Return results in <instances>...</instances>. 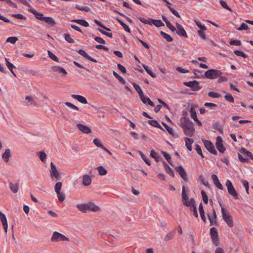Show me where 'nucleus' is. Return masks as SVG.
I'll return each mask as SVG.
<instances>
[{
  "mask_svg": "<svg viewBox=\"0 0 253 253\" xmlns=\"http://www.w3.org/2000/svg\"><path fill=\"white\" fill-rule=\"evenodd\" d=\"M162 124L165 126L166 130L168 131V132L172 136L174 135V132L172 128L169 126L166 123L162 122Z\"/></svg>",
  "mask_w": 253,
  "mask_h": 253,
  "instance_id": "obj_57",
  "label": "nucleus"
},
{
  "mask_svg": "<svg viewBox=\"0 0 253 253\" xmlns=\"http://www.w3.org/2000/svg\"><path fill=\"white\" fill-rule=\"evenodd\" d=\"M139 96L140 100L144 104H148L149 105L152 107L154 106V102L152 101L149 97L145 96L143 93L139 95Z\"/></svg>",
  "mask_w": 253,
  "mask_h": 253,
  "instance_id": "obj_14",
  "label": "nucleus"
},
{
  "mask_svg": "<svg viewBox=\"0 0 253 253\" xmlns=\"http://www.w3.org/2000/svg\"><path fill=\"white\" fill-rule=\"evenodd\" d=\"M196 25L200 29V30L206 31L207 30V27L202 24V23L199 21H195Z\"/></svg>",
  "mask_w": 253,
  "mask_h": 253,
  "instance_id": "obj_61",
  "label": "nucleus"
},
{
  "mask_svg": "<svg viewBox=\"0 0 253 253\" xmlns=\"http://www.w3.org/2000/svg\"><path fill=\"white\" fill-rule=\"evenodd\" d=\"M97 30L100 32L101 34H102L103 35H105L107 37H108L109 38H113V35H112V34L111 33H109V32H106L105 31L102 30V29L101 28H97Z\"/></svg>",
  "mask_w": 253,
  "mask_h": 253,
  "instance_id": "obj_55",
  "label": "nucleus"
},
{
  "mask_svg": "<svg viewBox=\"0 0 253 253\" xmlns=\"http://www.w3.org/2000/svg\"><path fill=\"white\" fill-rule=\"evenodd\" d=\"M43 22L47 23L51 26H54L56 24L54 19L50 17H45Z\"/></svg>",
  "mask_w": 253,
  "mask_h": 253,
  "instance_id": "obj_33",
  "label": "nucleus"
},
{
  "mask_svg": "<svg viewBox=\"0 0 253 253\" xmlns=\"http://www.w3.org/2000/svg\"><path fill=\"white\" fill-rule=\"evenodd\" d=\"M219 3L221 4V5L225 9L229 10L230 12L233 11V10L228 6L227 3L225 1H224L223 0H220L219 1Z\"/></svg>",
  "mask_w": 253,
  "mask_h": 253,
  "instance_id": "obj_49",
  "label": "nucleus"
},
{
  "mask_svg": "<svg viewBox=\"0 0 253 253\" xmlns=\"http://www.w3.org/2000/svg\"><path fill=\"white\" fill-rule=\"evenodd\" d=\"M223 140L221 136H217L216 138L215 146L218 151L221 153H223L226 148L223 144Z\"/></svg>",
  "mask_w": 253,
  "mask_h": 253,
  "instance_id": "obj_10",
  "label": "nucleus"
},
{
  "mask_svg": "<svg viewBox=\"0 0 253 253\" xmlns=\"http://www.w3.org/2000/svg\"><path fill=\"white\" fill-rule=\"evenodd\" d=\"M77 52L80 54L81 55L84 56L87 59L95 63H97V61L93 58H92L90 56H89L84 50L83 49H79L77 51Z\"/></svg>",
  "mask_w": 253,
  "mask_h": 253,
  "instance_id": "obj_18",
  "label": "nucleus"
},
{
  "mask_svg": "<svg viewBox=\"0 0 253 253\" xmlns=\"http://www.w3.org/2000/svg\"><path fill=\"white\" fill-rule=\"evenodd\" d=\"M64 39L68 42L72 43L75 42L74 39L71 37L69 34H65L64 35Z\"/></svg>",
  "mask_w": 253,
  "mask_h": 253,
  "instance_id": "obj_47",
  "label": "nucleus"
},
{
  "mask_svg": "<svg viewBox=\"0 0 253 253\" xmlns=\"http://www.w3.org/2000/svg\"><path fill=\"white\" fill-rule=\"evenodd\" d=\"M139 20H140V21L144 24H148L149 25L152 26L153 25V24L152 23H153V21H152V20H154V19H151L150 18H148L147 19H146L143 17H139Z\"/></svg>",
  "mask_w": 253,
  "mask_h": 253,
  "instance_id": "obj_29",
  "label": "nucleus"
},
{
  "mask_svg": "<svg viewBox=\"0 0 253 253\" xmlns=\"http://www.w3.org/2000/svg\"><path fill=\"white\" fill-rule=\"evenodd\" d=\"M185 206L186 207H190V210L193 211L195 217L196 218L198 217L196 202L194 198H191L188 203H185Z\"/></svg>",
  "mask_w": 253,
  "mask_h": 253,
  "instance_id": "obj_9",
  "label": "nucleus"
},
{
  "mask_svg": "<svg viewBox=\"0 0 253 253\" xmlns=\"http://www.w3.org/2000/svg\"><path fill=\"white\" fill-rule=\"evenodd\" d=\"M60 241H69V239L57 231L54 232L51 238V241L57 242Z\"/></svg>",
  "mask_w": 253,
  "mask_h": 253,
  "instance_id": "obj_5",
  "label": "nucleus"
},
{
  "mask_svg": "<svg viewBox=\"0 0 253 253\" xmlns=\"http://www.w3.org/2000/svg\"><path fill=\"white\" fill-rule=\"evenodd\" d=\"M210 234L213 244L215 246H218L219 241L218 233L215 227H211L210 229Z\"/></svg>",
  "mask_w": 253,
  "mask_h": 253,
  "instance_id": "obj_8",
  "label": "nucleus"
},
{
  "mask_svg": "<svg viewBox=\"0 0 253 253\" xmlns=\"http://www.w3.org/2000/svg\"><path fill=\"white\" fill-rule=\"evenodd\" d=\"M190 116L191 118H192L194 120H197V113L195 111V108L193 106H191L190 109Z\"/></svg>",
  "mask_w": 253,
  "mask_h": 253,
  "instance_id": "obj_39",
  "label": "nucleus"
},
{
  "mask_svg": "<svg viewBox=\"0 0 253 253\" xmlns=\"http://www.w3.org/2000/svg\"><path fill=\"white\" fill-rule=\"evenodd\" d=\"M50 176L51 177H54L56 180H60L61 177L57 170L50 171Z\"/></svg>",
  "mask_w": 253,
  "mask_h": 253,
  "instance_id": "obj_35",
  "label": "nucleus"
},
{
  "mask_svg": "<svg viewBox=\"0 0 253 253\" xmlns=\"http://www.w3.org/2000/svg\"><path fill=\"white\" fill-rule=\"evenodd\" d=\"M152 21H153L152 23L157 27H160L165 25L164 23L161 20L154 19V20H152Z\"/></svg>",
  "mask_w": 253,
  "mask_h": 253,
  "instance_id": "obj_46",
  "label": "nucleus"
},
{
  "mask_svg": "<svg viewBox=\"0 0 253 253\" xmlns=\"http://www.w3.org/2000/svg\"><path fill=\"white\" fill-rule=\"evenodd\" d=\"M48 55L49 58L54 60V61L58 62L59 59L50 50H47Z\"/></svg>",
  "mask_w": 253,
  "mask_h": 253,
  "instance_id": "obj_50",
  "label": "nucleus"
},
{
  "mask_svg": "<svg viewBox=\"0 0 253 253\" xmlns=\"http://www.w3.org/2000/svg\"><path fill=\"white\" fill-rule=\"evenodd\" d=\"M51 68L53 72L62 74L63 76H65L67 75V71L63 67L54 66H52Z\"/></svg>",
  "mask_w": 253,
  "mask_h": 253,
  "instance_id": "obj_16",
  "label": "nucleus"
},
{
  "mask_svg": "<svg viewBox=\"0 0 253 253\" xmlns=\"http://www.w3.org/2000/svg\"><path fill=\"white\" fill-rule=\"evenodd\" d=\"M142 66L147 74H148L151 77L153 78H156V75L152 72L147 65L143 64H142Z\"/></svg>",
  "mask_w": 253,
  "mask_h": 253,
  "instance_id": "obj_34",
  "label": "nucleus"
},
{
  "mask_svg": "<svg viewBox=\"0 0 253 253\" xmlns=\"http://www.w3.org/2000/svg\"><path fill=\"white\" fill-rule=\"evenodd\" d=\"M195 150L197 153L200 155L202 158H204V156L203 154L202 151L200 146L198 144H196L195 145Z\"/></svg>",
  "mask_w": 253,
  "mask_h": 253,
  "instance_id": "obj_58",
  "label": "nucleus"
},
{
  "mask_svg": "<svg viewBox=\"0 0 253 253\" xmlns=\"http://www.w3.org/2000/svg\"><path fill=\"white\" fill-rule=\"evenodd\" d=\"M229 43L231 45L240 46L241 45V41L238 40H232L229 42Z\"/></svg>",
  "mask_w": 253,
  "mask_h": 253,
  "instance_id": "obj_60",
  "label": "nucleus"
},
{
  "mask_svg": "<svg viewBox=\"0 0 253 253\" xmlns=\"http://www.w3.org/2000/svg\"><path fill=\"white\" fill-rule=\"evenodd\" d=\"M207 216H208L209 220H210L211 226H212V225L218 226V224L217 221H216V219H214L213 218H212L210 214H207Z\"/></svg>",
  "mask_w": 253,
  "mask_h": 253,
  "instance_id": "obj_42",
  "label": "nucleus"
},
{
  "mask_svg": "<svg viewBox=\"0 0 253 253\" xmlns=\"http://www.w3.org/2000/svg\"><path fill=\"white\" fill-rule=\"evenodd\" d=\"M77 127L80 130L84 133L88 134L91 132V129L87 126L81 124H77Z\"/></svg>",
  "mask_w": 253,
  "mask_h": 253,
  "instance_id": "obj_15",
  "label": "nucleus"
},
{
  "mask_svg": "<svg viewBox=\"0 0 253 253\" xmlns=\"http://www.w3.org/2000/svg\"><path fill=\"white\" fill-rule=\"evenodd\" d=\"M183 84L187 87H191V90L193 91H198L203 87V86L200 85L199 82L196 80L184 82Z\"/></svg>",
  "mask_w": 253,
  "mask_h": 253,
  "instance_id": "obj_6",
  "label": "nucleus"
},
{
  "mask_svg": "<svg viewBox=\"0 0 253 253\" xmlns=\"http://www.w3.org/2000/svg\"><path fill=\"white\" fill-rule=\"evenodd\" d=\"M176 29L175 31L178 36L183 37L185 38H188V35L186 33V32L181 25L177 23L176 24Z\"/></svg>",
  "mask_w": 253,
  "mask_h": 253,
  "instance_id": "obj_13",
  "label": "nucleus"
},
{
  "mask_svg": "<svg viewBox=\"0 0 253 253\" xmlns=\"http://www.w3.org/2000/svg\"><path fill=\"white\" fill-rule=\"evenodd\" d=\"M182 199L184 202H183V205L185 206V203H188V197L187 194L186 193L185 186H183L182 187Z\"/></svg>",
  "mask_w": 253,
  "mask_h": 253,
  "instance_id": "obj_30",
  "label": "nucleus"
},
{
  "mask_svg": "<svg viewBox=\"0 0 253 253\" xmlns=\"http://www.w3.org/2000/svg\"><path fill=\"white\" fill-rule=\"evenodd\" d=\"M184 140L185 141V145L187 147V149L191 151H192V144L194 142V140L192 139L188 138V137H185Z\"/></svg>",
  "mask_w": 253,
  "mask_h": 253,
  "instance_id": "obj_23",
  "label": "nucleus"
},
{
  "mask_svg": "<svg viewBox=\"0 0 253 253\" xmlns=\"http://www.w3.org/2000/svg\"><path fill=\"white\" fill-rule=\"evenodd\" d=\"M240 152L249 158L251 157V156H252V153L250 151H248L246 148L244 147H242L240 149Z\"/></svg>",
  "mask_w": 253,
  "mask_h": 253,
  "instance_id": "obj_43",
  "label": "nucleus"
},
{
  "mask_svg": "<svg viewBox=\"0 0 253 253\" xmlns=\"http://www.w3.org/2000/svg\"><path fill=\"white\" fill-rule=\"evenodd\" d=\"M9 188L13 193H17L19 189V184H13L12 182H10L9 184Z\"/></svg>",
  "mask_w": 253,
  "mask_h": 253,
  "instance_id": "obj_27",
  "label": "nucleus"
},
{
  "mask_svg": "<svg viewBox=\"0 0 253 253\" xmlns=\"http://www.w3.org/2000/svg\"><path fill=\"white\" fill-rule=\"evenodd\" d=\"M208 96L211 98H219L220 96V94L217 92L213 91H210L208 93Z\"/></svg>",
  "mask_w": 253,
  "mask_h": 253,
  "instance_id": "obj_59",
  "label": "nucleus"
},
{
  "mask_svg": "<svg viewBox=\"0 0 253 253\" xmlns=\"http://www.w3.org/2000/svg\"><path fill=\"white\" fill-rule=\"evenodd\" d=\"M234 53L238 56H241L244 58H246L248 57V55L247 54H246L243 51H241L240 50H235V51H234Z\"/></svg>",
  "mask_w": 253,
  "mask_h": 253,
  "instance_id": "obj_51",
  "label": "nucleus"
},
{
  "mask_svg": "<svg viewBox=\"0 0 253 253\" xmlns=\"http://www.w3.org/2000/svg\"><path fill=\"white\" fill-rule=\"evenodd\" d=\"M71 97L74 99H77L80 102L83 104H86L87 103V101L86 99L83 96L80 95H76V94H72Z\"/></svg>",
  "mask_w": 253,
  "mask_h": 253,
  "instance_id": "obj_19",
  "label": "nucleus"
},
{
  "mask_svg": "<svg viewBox=\"0 0 253 253\" xmlns=\"http://www.w3.org/2000/svg\"><path fill=\"white\" fill-rule=\"evenodd\" d=\"M91 182V179L90 177L87 175L85 174L83 177V184L84 186H88L90 184Z\"/></svg>",
  "mask_w": 253,
  "mask_h": 253,
  "instance_id": "obj_24",
  "label": "nucleus"
},
{
  "mask_svg": "<svg viewBox=\"0 0 253 253\" xmlns=\"http://www.w3.org/2000/svg\"><path fill=\"white\" fill-rule=\"evenodd\" d=\"M150 156L155 159L156 162L162 160V158L159 156L154 150H151L150 152Z\"/></svg>",
  "mask_w": 253,
  "mask_h": 253,
  "instance_id": "obj_28",
  "label": "nucleus"
},
{
  "mask_svg": "<svg viewBox=\"0 0 253 253\" xmlns=\"http://www.w3.org/2000/svg\"><path fill=\"white\" fill-rule=\"evenodd\" d=\"M97 169L100 175H104L107 173V170L103 166H99Z\"/></svg>",
  "mask_w": 253,
  "mask_h": 253,
  "instance_id": "obj_41",
  "label": "nucleus"
},
{
  "mask_svg": "<svg viewBox=\"0 0 253 253\" xmlns=\"http://www.w3.org/2000/svg\"><path fill=\"white\" fill-rule=\"evenodd\" d=\"M37 155L42 162H44L46 158V154L43 151H40L38 152Z\"/></svg>",
  "mask_w": 253,
  "mask_h": 253,
  "instance_id": "obj_40",
  "label": "nucleus"
},
{
  "mask_svg": "<svg viewBox=\"0 0 253 253\" xmlns=\"http://www.w3.org/2000/svg\"><path fill=\"white\" fill-rule=\"evenodd\" d=\"M221 213L223 220L227 223L228 226L230 227L233 226V221L232 216L230 215L229 212L226 210L224 208H222Z\"/></svg>",
  "mask_w": 253,
  "mask_h": 253,
  "instance_id": "obj_3",
  "label": "nucleus"
},
{
  "mask_svg": "<svg viewBox=\"0 0 253 253\" xmlns=\"http://www.w3.org/2000/svg\"><path fill=\"white\" fill-rule=\"evenodd\" d=\"M6 65L8 69L10 71L11 73L15 76L16 77L15 73L13 71V69L15 68V66L11 63L9 62L8 59L6 58H5Z\"/></svg>",
  "mask_w": 253,
  "mask_h": 253,
  "instance_id": "obj_21",
  "label": "nucleus"
},
{
  "mask_svg": "<svg viewBox=\"0 0 253 253\" xmlns=\"http://www.w3.org/2000/svg\"><path fill=\"white\" fill-rule=\"evenodd\" d=\"M180 126L183 129L184 134L188 136L192 137L195 132L193 123L188 117H182L180 120Z\"/></svg>",
  "mask_w": 253,
  "mask_h": 253,
  "instance_id": "obj_1",
  "label": "nucleus"
},
{
  "mask_svg": "<svg viewBox=\"0 0 253 253\" xmlns=\"http://www.w3.org/2000/svg\"><path fill=\"white\" fill-rule=\"evenodd\" d=\"M213 127L214 129L218 131L220 133H223V128L220 125L219 122H217L213 125Z\"/></svg>",
  "mask_w": 253,
  "mask_h": 253,
  "instance_id": "obj_37",
  "label": "nucleus"
},
{
  "mask_svg": "<svg viewBox=\"0 0 253 253\" xmlns=\"http://www.w3.org/2000/svg\"><path fill=\"white\" fill-rule=\"evenodd\" d=\"M160 35L165 39L168 42H171L173 41L172 38L169 34L165 33L163 31H160Z\"/></svg>",
  "mask_w": 253,
  "mask_h": 253,
  "instance_id": "obj_31",
  "label": "nucleus"
},
{
  "mask_svg": "<svg viewBox=\"0 0 253 253\" xmlns=\"http://www.w3.org/2000/svg\"><path fill=\"white\" fill-rule=\"evenodd\" d=\"M77 208L83 212H86L87 211H88V204H78L77 205Z\"/></svg>",
  "mask_w": 253,
  "mask_h": 253,
  "instance_id": "obj_25",
  "label": "nucleus"
},
{
  "mask_svg": "<svg viewBox=\"0 0 253 253\" xmlns=\"http://www.w3.org/2000/svg\"><path fill=\"white\" fill-rule=\"evenodd\" d=\"M0 221L2 223L3 227L4 229L5 232L6 233L7 231L8 224L7 219L5 215L4 214L3 215H1L0 216Z\"/></svg>",
  "mask_w": 253,
  "mask_h": 253,
  "instance_id": "obj_22",
  "label": "nucleus"
},
{
  "mask_svg": "<svg viewBox=\"0 0 253 253\" xmlns=\"http://www.w3.org/2000/svg\"><path fill=\"white\" fill-rule=\"evenodd\" d=\"M224 98L227 101H228L231 103L234 102V99L233 97L229 93H228L226 94H225L224 95Z\"/></svg>",
  "mask_w": 253,
  "mask_h": 253,
  "instance_id": "obj_54",
  "label": "nucleus"
},
{
  "mask_svg": "<svg viewBox=\"0 0 253 253\" xmlns=\"http://www.w3.org/2000/svg\"><path fill=\"white\" fill-rule=\"evenodd\" d=\"M88 211H97L100 210V208L98 206L95 205L92 203H88Z\"/></svg>",
  "mask_w": 253,
  "mask_h": 253,
  "instance_id": "obj_32",
  "label": "nucleus"
},
{
  "mask_svg": "<svg viewBox=\"0 0 253 253\" xmlns=\"http://www.w3.org/2000/svg\"><path fill=\"white\" fill-rule=\"evenodd\" d=\"M199 180L200 181L201 184H203L206 186H209V184L208 180L206 179L205 177L202 174H201L199 176Z\"/></svg>",
  "mask_w": 253,
  "mask_h": 253,
  "instance_id": "obj_38",
  "label": "nucleus"
},
{
  "mask_svg": "<svg viewBox=\"0 0 253 253\" xmlns=\"http://www.w3.org/2000/svg\"><path fill=\"white\" fill-rule=\"evenodd\" d=\"M23 105L27 106H35L37 104L36 101L30 95L25 97V100L22 102Z\"/></svg>",
  "mask_w": 253,
  "mask_h": 253,
  "instance_id": "obj_12",
  "label": "nucleus"
},
{
  "mask_svg": "<svg viewBox=\"0 0 253 253\" xmlns=\"http://www.w3.org/2000/svg\"><path fill=\"white\" fill-rule=\"evenodd\" d=\"M226 186L227 188V190L228 193L234 197V199L237 200L239 199V195L238 194V193L237 192L236 190L234 188L232 183L231 181L227 179L226 181Z\"/></svg>",
  "mask_w": 253,
  "mask_h": 253,
  "instance_id": "obj_4",
  "label": "nucleus"
},
{
  "mask_svg": "<svg viewBox=\"0 0 253 253\" xmlns=\"http://www.w3.org/2000/svg\"><path fill=\"white\" fill-rule=\"evenodd\" d=\"M161 154L163 155V156L165 157V158L166 159V160L168 162V163L172 166L173 167V165L172 164V163L170 161L171 160V156L167 152L161 151Z\"/></svg>",
  "mask_w": 253,
  "mask_h": 253,
  "instance_id": "obj_36",
  "label": "nucleus"
},
{
  "mask_svg": "<svg viewBox=\"0 0 253 253\" xmlns=\"http://www.w3.org/2000/svg\"><path fill=\"white\" fill-rule=\"evenodd\" d=\"M202 142H203L206 148L210 153L213 155H217V152L215 150L213 144L211 141L203 139H202Z\"/></svg>",
  "mask_w": 253,
  "mask_h": 253,
  "instance_id": "obj_7",
  "label": "nucleus"
},
{
  "mask_svg": "<svg viewBox=\"0 0 253 253\" xmlns=\"http://www.w3.org/2000/svg\"><path fill=\"white\" fill-rule=\"evenodd\" d=\"M18 38L16 37H10L6 40V42H10L12 44H14L17 41Z\"/></svg>",
  "mask_w": 253,
  "mask_h": 253,
  "instance_id": "obj_64",
  "label": "nucleus"
},
{
  "mask_svg": "<svg viewBox=\"0 0 253 253\" xmlns=\"http://www.w3.org/2000/svg\"><path fill=\"white\" fill-rule=\"evenodd\" d=\"M211 176L213 181V183L216 186V187L219 189L223 190V186L220 182L217 175L214 174H213L211 175Z\"/></svg>",
  "mask_w": 253,
  "mask_h": 253,
  "instance_id": "obj_17",
  "label": "nucleus"
},
{
  "mask_svg": "<svg viewBox=\"0 0 253 253\" xmlns=\"http://www.w3.org/2000/svg\"><path fill=\"white\" fill-rule=\"evenodd\" d=\"M62 184V182H57L55 184L54 190L57 194H59V192H60L61 189Z\"/></svg>",
  "mask_w": 253,
  "mask_h": 253,
  "instance_id": "obj_52",
  "label": "nucleus"
},
{
  "mask_svg": "<svg viewBox=\"0 0 253 253\" xmlns=\"http://www.w3.org/2000/svg\"><path fill=\"white\" fill-rule=\"evenodd\" d=\"M222 74V72L217 69H210L205 72L204 79L213 80L217 78Z\"/></svg>",
  "mask_w": 253,
  "mask_h": 253,
  "instance_id": "obj_2",
  "label": "nucleus"
},
{
  "mask_svg": "<svg viewBox=\"0 0 253 253\" xmlns=\"http://www.w3.org/2000/svg\"><path fill=\"white\" fill-rule=\"evenodd\" d=\"M133 86L138 93L139 95L143 93V91L141 89L140 86L136 83H133L132 84Z\"/></svg>",
  "mask_w": 253,
  "mask_h": 253,
  "instance_id": "obj_56",
  "label": "nucleus"
},
{
  "mask_svg": "<svg viewBox=\"0 0 253 253\" xmlns=\"http://www.w3.org/2000/svg\"><path fill=\"white\" fill-rule=\"evenodd\" d=\"M168 7L174 15H175L176 17L178 18H180V14L176 10H175L173 8L171 7L169 5H168Z\"/></svg>",
  "mask_w": 253,
  "mask_h": 253,
  "instance_id": "obj_63",
  "label": "nucleus"
},
{
  "mask_svg": "<svg viewBox=\"0 0 253 253\" xmlns=\"http://www.w3.org/2000/svg\"><path fill=\"white\" fill-rule=\"evenodd\" d=\"M201 194L203 198V200L205 204H207L208 203V197L206 193V192L204 190L201 191Z\"/></svg>",
  "mask_w": 253,
  "mask_h": 253,
  "instance_id": "obj_62",
  "label": "nucleus"
},
{
  "mask_svg": "<svg viewBox=\"0 0 253 253\" xmlns=\"http://www.w3.org/2000/svg\"><path fill=\"white\" fill-rule=\"evenodd\" d=\"M175 170L178 173L180 177L186 182L188 181L187 173L184 168L179 166L175 168Z\"/></svg>",
  "mask_w": 253,
  "mask_h": 253,
  "instance_id": "obj_11",
  "label": "nucleus"
},
{
  "mask_svg": "<svg viewBox=\"0 0 253 253\" xmlns=\"http://www.w3.org/2000/svg\"><path fill=\"white\" fill-rule=\"evenodd\" d=\"M139 153L143 159V160L145 162V163L148 166L151 165V163L150 161L147 158V157L145 156V155L140 151H139Z\"/></svg>",
  "mask_w": 253,
  "mask_h": 253,
  "instance_id": "obj_48",
  "label": "nucleus"
},
{
  "mask_svg": "<svg viewBox=\"0 0 253 253\" xmlns=\"http://www.w3.org/2000/svg\"><path fill=\"white\" fill-rule=\"evenodd\" d=\"M77 22V24H79L85 27L89 26V23L84 19H79Z\"/></svg>",
  "mask_w": 253,
  "mask_h": 253,
  "instance_id": "obj_53",
  "label": "nucleus"
},
{
  "mask_svg": "<svg viewBox=\"0 0 253 253\" xmlns=\"http://www.w3.org/2000/svg\"><path fill=\"white\" fill-rule=\"evenodd\" d=\"M148 123L149 125L152 126H153L160 128L161 130L165 131L164 129L162 127V126L158 123V121L156 120H149L148 121Z\"/></svg>",
  "mask_w": 253,
  "mask_h": 253,
  "instance_id": "obj_26",
  "label": "nucleus"
},
{
  "mask_svg": "<svg viewBox=\"0 0 253 253\" xmlns=\"http://www.w3.org/2000/svg\"><path fill=\"white\" fill-rule=\"evenodd\" d=\"M175 233V231L174 230L169 232L165 236V240L166 241H168L171 240L173 237Z\"/></svg>",
  "mask_w": 253,
  "mask_h": 253,
  "instance_id": "obj_44",
  "label": "nucleus"
},
{
  "mask_svg": "<svg viewBox=\"0 0 253 253\" xmlns=\"http://www.w3.org/2000/svg\"><path fill=\"white\" fill-rule=\"evenodd\" d=\"M10 156V150L9 149H6L5 150L4 152L2 155V158L5 162L7 163L9 161V159Z\"/></svg>",
  "mask_w": 253,
  "mask_h": 253,
  "instance_id": "obj_20",
  "label": "nucleus"
},
{
  "mask_svg": "<svg viewBox=\"0 0 253 253\" xmlns=\"http://www.w3.org/2000/svg\"><path fill=\"white\" fill-rule=\"evenodd\" d=\"M113 75L116 77L117 78L118 80L123 84H126V81H125V80L124 79V78L121 77V76H120L117 72H116L115 71H113Z\"/></svg>",
  "mask_w": 253,
  "mask_h": 253,
  "instance_id": "obj_45",
  "label": "nucleus"
}]
</instances>
